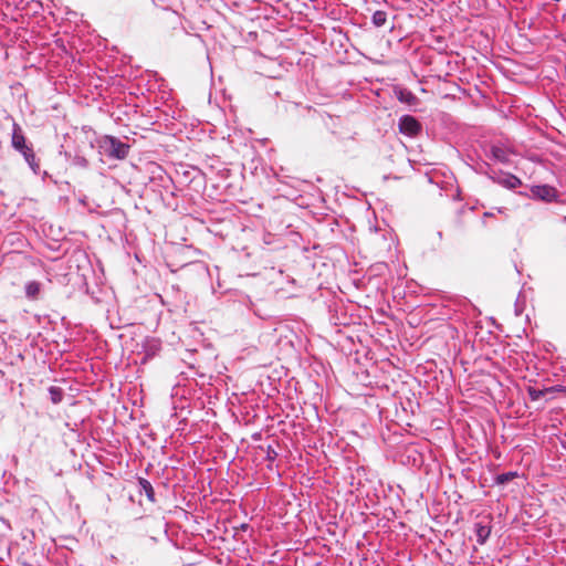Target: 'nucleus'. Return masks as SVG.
<instances>
[{
  "label": "nucleus",
  "instance_id": "obj_1",
  "mask_svg": "<svg viewBox=\"0 0 566 566\" xmlns=\"http://www.w3.org/2000/svg\"><path fill=\"white\" fill-rule=\"evenodd\" d=\"M421 130L420 123L410 115H405L399 120V132L410 137L417 136Z\"/></svg>",
  "mask_w": 566,
  "mask_h": 566
},
{
  "label": "nucleus",
  "instance_id": "obj_2",
  "mask_svg": "<svg viewBox=\"0 0 566 566\" xmlns=\"http://www.w3.org/2000/svg\"><path fill=\"white\" fill-rule=\"evenodd\" d=\"M532 193L534 197L547 202H552L557 198L556 189L547 185L534 186L532 188Z\"/></svg>",
  "mask_w": 566,
  "mask_h": 566
},
{
  "label": "nucleus",
  "instance_id": "obj_3",
  "mask_svg": "<svg viewBox=\"0 0 566 566\" xmlns=\"http://www.w3.org/2000/svg\"><path fill=\"white\" fill-rule=\"evenodd\" d=\"M395 94L401 103L408 104L410 106L416 105L418 102V98L415 96V94L407 88H396Z\"/></svg>",
  "mask_w": 566,
  "mask_h": 566
},
{
  "label": "nucleus",
  "instance_id": "obj_4",
  "mask_svg": "<svg viewBox=\"0 0 566 566\" xmlns=\"http://www.w3.org/2000/svg\"><path fill=\"white\" fill-rule=\"evenodd\" d=\"M554 390H555L554 387L544 388V389H537L535 387L530 386L527 388V394H528L531 400L536 401L539 398L545 397L546 395L554 392Z\"/></svg>",
  "mask_w": 566,
  "mask_h": 566
},
{
  "label": "nucleus",
  "instance_id": "obj_5",
  "mask_svg": "<svg viewBox=\"0 0 566 566\" xmlns=\"http://www.w3.org/2000/svg\"><path fill=\"white\" fill-rule=\"evenodd\" d=\"M12 145L18 150L27 148L25 138L17 125L12 135Z\"/></svg>",
  "mask_w": 566,
  "mask_h": 566
},
{
  "label": "nucleus",
  "instance_id": "obj_6",
  "mask_svg": "<svg viewBox=\"0 0 566 566\" xmlns=\"http://www.w3.org/2000/svg\"><path fill=\"white\" fill-rule=\"evenodd\" d=\"M491 154L492 157L500 163H509L510 160V153L502 147L492 146Z\"/></svg>",
  "mask_w": 566,
  "mask_h": 566
},
{
  "label": "nucleus",
  "instance_id": "obj_7",
  "mask_svg": "<svg viewBox=\"0 0 566 566\" xmlns=\"http://www.w3.org/2000/svg\"><path fill=\"white\" fill-rule=\"evenodd\" d=\"M111 155L124 159L128 155V146L122 143H113Z\"/></svg>",
  "mask_w": 566,
  "mask_h": 566
},
{
  "label": "nucleus",
  "instance_id": "obj_8",
  "mask_svg": "<svg viewBox=\"0 0 566 566\" xmlns=\"http://www.w3.org/2000/svg\"><path fill=\"white\" fill-rule=\"evenodd\" d=\"M475 533L478 537V543L484 544L491 534V527L479 523L475 525Z\"/></svg>",
  "mask_w": 566,
  "mask_h": 566
},
{
  "label": "nucleus",
  "instance_id": "obj_9",
  "mask_svg": "<svg viewBox=\"0 0 566 566\" xmlns=\"http://www.w3.org/2000/svg\"><path fill=\"white\" fill-rule=\"evenodd\" d=\"M41 291V284L36 281L29 282L25 286V294L31 300H36Z\"/></svg>",
  "mask_w": 566,
  "mask_h": 566
},
{
  "label": "nucleus",
  "instance_id": "obj_10",
  "mask_svg": "<svg viewBox=\"0 0 566 566\" xmlns=\"http://www.w3.org/2000/svg\"><path fill=\"white\" fill-rule=\"evenodd\" d=\"M49 392L53 403H59L62 401L63 391L61 388L52 386L50 387Z\"/></svg>",
  "mask_w": 566,
  "mask_h": 566
},
{
  "label": "nucleus",
  "instance_id": "obj_11",
  "mask_svg": "<svg viewBox=\"0 0 566 566\" xmlns=\"http://www.w3.org/2000/svg\"><path fill=\"white\" fill-rule=\"evenodd\" d=\"M139 484L143 488V490L145 491L147 497L153 501L154 500V489H153L150 482L147 481L146 479H139Z\"/></svg>",
  "mask_w": 566,
  "mask_h": 566
},
{
  "label": "nucleus",
  "instance_id": "obj_12",
  "mask_svg": "<svg viewBox=\"0 0 566 566\" xmlns=\"http://www.w3.org/2000/svg\"><path fill=\"white\" fill-rule=\"evenodd\" d=\"M386 19H387V14L386 12L384 11H376L374 14H373V22L375 23V25L377 27H381L386 23Z\"/></svg>",
  "mask_w": 566,
  "mask_h": 566
},
{
  "label": "nucleus",
  "instance_id": "obj_13",
  "mask_svg": "<svg viewBox=\"0 0 566 566\" xmlns=\"http://www.w3.org/2000/svg\"><path fill=\"white\" fill-rule=\"evenodd\" d=\"M516 476L515 472H507L496 476L497 484H505L506 482L513 480Z\"/></svg>",
  "mask_w": 566,
  "mask_h": 566
},
{
  "label": "nucleus",
  "instance_id": "obj_14",
  "mask_svg": "<svg viewBox=\"0 0 566 566\" xmlns=\"http://www.w3.org/2000/svg\"><path fill=\"white\" fill-rule=\"evenodd\" d=\"M21 151H22L23 156L25 157V159H27L28 161H30V159H33V158H34V155H33L32 149H31V148H29L28 146H27V148L22 149Z\"/></svg>",
  "mask_w": 566,
  "mask_h": 566
}]
</instances>
